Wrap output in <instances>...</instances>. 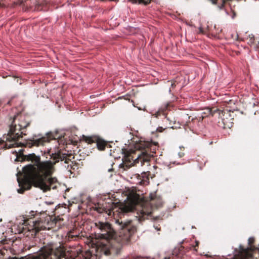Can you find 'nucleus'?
<instances>
[{"label": "nucleus", "mask_w": 259, "mask_h": 259, "mask_svg": "<svg viewBox=\"0 0 259 259\" xmlns=\"http://www.w3.org/2000/svg\"><path fill=\"white\" fill-rule=\"evenodd\" d=\"M52 158L54 162L50 160L41 161L40 157L34 153L25 156V160L31 162L32 164L23 167L24 179L20 180L18 178L20 187L18 189V193H23L25 190H29L31 188V183L44 192L56 188L57 179L51 177L54 171V165L59 160H64L66 163L68 162L66 156L61 153L52 154Z\"/></svg>", "instance_id": "obj_1"}, {"label": "nucleus", "mask_w": 259, "mask_h": 259, "mask_svg": "<svg viewBox=\"0 0 259 259\" xmlns=\"http://www.w3.org/2000/svg\"><path fill=\"white\" fill-rule=\"evenodd\" d=\"M29 125V121L27 117L22 114L15 115L10 126L6 146L8 148L21 146L22 144L18 142L17 141L20 138L22 137V131Z\"/></svg>", "instance_id": "obj_2"}, {"label": "nucleus", "mask_w": 259, "mask_h": 259, "mask_svg": "<svg viewBox=\"0 0 259 259\" xmlns=\"http://www.w3.org/2000/svg\"><path fill=\"white\" fill-rule=\"evenodd\" d=\"M96 227L99 230L97 237L100 240L96 243L98 249H101L106 255L109 254V241L114 238L115 232L107 222H98L95 223Z\"/></svg>", "instance_id": "obj_3"}, {"label": "nucleus", "mask_w": 259, "mask_h": 259, "mask_svg": "<svg viewBox=\"0 0 259 259\" xmlns=\"http://www.w3.org/2000/svg\"><path fill=\"white\" fill-rule=\"evenodd\" d=\"M149 201L143 202L140 208L138 210V214L140 219H145L150 216L153 211V206H161L162 201L160 196H157L155 194H150L149 196Z\"/></svg>", "instance_id": "obj_4"}, {"label": "nucleus", "mask_w": 259, "mask_h": 259, "mask_svg": "<svg viewBox=\"0 0 259 259\" xmlns=\"http://www.w3.org/2000/svg\"><path fill=\"white\" fill-rule=\"evenodd\" d=\"M153 157V153L149 154L147 150L142 152L135 160L133 159L130 154H126L125 155L123 158V166L127 168L132 165L138 166V164L141 166L145 164L148 165L151 159Z\"/></svg>", "instance_id": "obj_5"}, {"label": "nucleus", "mask_w": 259, "mask_h": 259, "mask_svg": "<svg viewBox=\"0 0 259 259\" xmlns=\"http://www.w3.org/2000/svg\"><path fill=\"white\" fill-rule=\"evenodd\" d=\"M116 223L119 224L121 226L122 231L120 232V235L124 234L121 241L123 243L125 241H128L130 239L131 235L134 233L136 230V228L132 224L131 221H127L123 223L120 222L119 220L116 221Z\"/></svg>", "instance_id": "obj_6"}, {"label": "nucleus", "mask_w": 259, "mask_h": 259, "mask_svg": "<svg viewBox=\"0 0 259 259\" xmlns=\"http://www.w3.org/2000/svg\"><path fill=\"white\" fill-rule=\"evenodd\" d=\"M51 218L49 216L42 217L35 221H33V229H35L36 232H38L41 230L49 229H50V221Z\"/></svg>", "instance_id": "obj_7"}, {"label": "nucleus", "mask_w": 259, "mask_h": 259, "mask_svg": "<svg viewBox=\"0 0 259 259\" xmlns=\"http://www.w3.org/2000/svg\"><path fill=\"white\" fill-rule=\"evenodd\" d=\"M82 140L88 144L97 143L98 148L100 150H104L106 145V144L104 141L100 140L96 136H82Z\"/></svg>", "instance_id": "obj_8"}, {"label": "nucleus", "mask_w": 259, "mask_h": 259, "mask_svg": "<svg viewBox=\"0 0 259 259\" xmlns=\"http://www.w3.org/2000/svg\"><path fill=\"white\" fill-rule=\"evenodd\" d=\"M136 201L135 200H133L127 202L124 204L121 205L119 208V209L120 210V212H128L130 211H132L136 207Z\"/></svg>", "instance_id": "obj_9"}, {"label": "nucleus", "mask_w": 259, "mask_h": 259, "mask_svg": "<svg viewBox=\"0 0 259 259\" xmlns=\"http://www.w3.org/2000/svg\"><path fill=\"white\" fill-rule=\"evenodd\" d=\"M50 140V139H49L48 137H44L35 140L33 143L34 145L39 146L40 145H43L46 142H49Z\"/></svg>", "instance_id": "obj_10"}, {"label": "nucleus", "mask_w": 259, "mask_h": 259, "mask_svg": "<svg viewBox=\"0 0 259 259\" xmlns=\"http://www.w3.org/2000/svg\"><path fill=\"white\" fill-rule=\"evenodd\" d=\"M213 4L217 5L218 7L221 9L224 6L225 2L227 0H210Z\"/></svg>", "instance_id": "obj_11"}, {"label": "nucleus", "mask_w": 259, "mask_h": 259, "mask_svg": "<svg viewBox=\"0 0 259 259\" xmlns=\"http://www.w3.org/2000/svg\"><path fill=\"white\" fill-rule=\"evenodd\" d=\"M151 0H128V2L133 3L139 4H144L145 5H148L150 3Z\"/></svg>", "instance_id": "obj_12"}, {"label": "nucleus", "mask_w": 259, "mask_h": 259, "mask_svg": "<svg viewBox=\"0 0 259 259\" xmlns=\"http://www.w3.org/2000/svg\"><path fill=\"white\" fill-rule=\"evenodd\" d=\"M217 112L219 113V116L222 119V122H223L224 125H226V121L224 118L225 114L226 113L225 111L218 110Z\"/></svg>", "instance_id": "obj_13"}, {"label": "nucleus", "mask_w": 259, "mask_h": 259, "mask_svg": "<svg viewBox=\"0 0 259 259\" xmlns=\"http://www.w3.org/2000/svg\"><path fill=\"white\" fill-rule=\"evenodd\" d=\"M78 236V233L75 232L74 231H70L68 233V236L69 238H73Z\"/></svg>", "instance_id": "obj_14"}, {"label": "nucleus", "mask_w": 259, "mask_h": 259, "mask_svg": "<svg viewBox=\"0 0 259 259\" xmlns=\"http://www.w3.org/2000/svg\"><path fill=\"white\" fill-rule=\"evenodd\" d=\"M148 144L145 142H141L139 144L136 145V148L138 149H143L146 147H148Z\"/></svg>", "instance_id": "obj_15"}, {"label": "nucleus", "mask_w": 259, "mask_h": 259, "mask_svg": "<svg viewBox=\"0 0 259 259\" xmlns=\"http://www.w3.org/2000/svg\"><path fill=\"white\" fill-rule=\"evenodd\" d=\"M206 111H207V114H212V111H211V109H209V108L207 109H206Z\"/></svg>", "instance_id": "obj_16"}, {"label": "nucleus", "mask_w": 259, "mask_h": 259, "mask_svg": "<svg viewBox=\"0 0 259 259\" xmlns=\"http://www.w3.org/2000/svg\"><path fill=\"white\" fill-rule=\"evenodd\" d=\"M199 33H203V30L202 27H200L199 28Z\"/></svg>", "instance_id": "obj_17"}, {"label": "nucleus", "mask_w": 259, "mask_h": 259, "mask_svg": "<svg viewBox=\"0 0 259 259\" xmlns=\"http://www.w3.org/2000/svg\"><path fill=\"white\" fill-rule=\"evenodd\" d=\"M155 229L156 230H157V231H160V227H159L158 226H155Z\"/></svg>", "instance_id": "obj_18"}, {"label": "nucleus", "mask_w": 259, "mask_h": 259, "mask_svg": "<svg viewBox=\"0 0 259 259\" xmlns=\"http://www.w3.org/2000/svg\"><path fill=\"white\" fill-rule=\"evenodd\" d=\"M163 259H170V257H164Z\"/></svg>", "instance_id": "obj_19"}, {"label": "nucleus", "mask_w": 259, "mask_h": 259, "mask_svg": "<svg viewBox=\"0 0 259 259\" xmlns=\"http://www.w3.org/2000/svg\"><path fill=\"white\" fill-rule=\"evenodd\" d=\"M235 15V14L234 13L233 16V17H232V18H234Z\"/></svg>", "instance_id": "obj_20"}, {"label": "nucleus", "mask_w": 259, "mask_h": 259, "mask_svg": "<svg viewBox=\"0 0 259 259\" xmlns=\"http://www.w3.org/2000/svg\"><path fill=\"white\" fill-rule=\"evenodd\" d=\"M198 242H196V245H197V246L198 245Z\"/></svg>", "instance_id": "obj_21"}, {"label": "nucleus", "mask_w": 259, "mask_h": 259, "mask_svg": "<svg viewBox=\"0 0 259 259\" xmlns=\"http://www.w3.org/2000/svg\"><path fill=\"white\" fill-rule=\"evenodd\" d=\"M257 251H258V254H259V248H258V249H257Z\"/></svg>", "instance_id": "obj_22"}]
</instances>
